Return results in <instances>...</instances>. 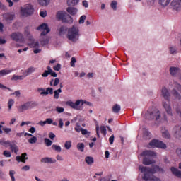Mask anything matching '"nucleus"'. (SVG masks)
I'll return each instance as SVG.
<instances>
[{
    "label": "nucleus",
    "instance_id": "1",
    "mask_svg": "<svg viewBox=\"0 0 181 181\" xmlns=\"http://www.w3.org/2000/svg\"><path fill=\"white\" fill-rule=\"evenodd\" d=\"M139 169L141 170V173H144V176L142 177L143 180L160 181V179L153 175V174L156 173V172H160L162 170V168H159V166L153 165L152 168L139 166Z\"/></svg>",
    "mask_w": 181,
    "mask_h": 181
},
{
    "label": "nucleus",
    "instance_id": "2",
    "mask_svg": "<svg viewBox=\"0 0 181 181\" xmlns=\"http://www.w3.org/2000/svg\"><path fill=\"white\" fill-rule=\"evenodd\" d=\"M161 95L163 97L164 100H166V101L163 100L162 102V105L168 115L172 117L173 113L172 112V107H170V92H169V90L165 86L161 89Z\"/></svg>",
    "mask_w": 181,
    "mask_h": 181
},
{
    "label": "nucleus",
    "instance_id": "3",
    "mask_svg": "<svg viewBox=\"0 0 181 181\" xmlns=\"http://www.w3.org/2000/svg\"><path fill=\"white\" fill-rule=\"evenodd\" d=\"M37 30L41 31V37H40V42L42 46H46V45H49V38L48 37H43V36H46L47 33L50 32V28H49V27L47 26V24L44 23L40 25V26L37 28Z\"/></svg>",
    "mask_w": 181,
    "mask_h": 181
},
{
    "label": "nucleus",
    "instance_id": "4",
    "mask_svg": "<svg viewBox=\"0 0 181 181\" xmlns=\"http://www.w3.org/2000/svg\"><path fill=\"white\" fill-rule=\"evenodd\" d=\"M141 156H145L143 158V164L148 166L149 165H153V163H155V160L151 158H156V153L146 150L141 153Z\"/></svg>",
    "mask_w": 181,
    "mask_h": 181
},
{
    "label": "nucleus",
    "instance_id": "5",
    "mask_svg": "<svg viewBox=\"0 0 181 181\" xmlns=\"http://www.w3.org/2000/svg\"><path fill=\"white\" fill-rule=\"evenodd\" d=\"M84 104L91 105L90 102L84 101L83 100H78L75 103L71 100L66 102V105H68V107H71V108L76 110L77 111H81V110H83L82 105H84Z\"/></svg>",
    "mask_w": 181,
    "mask_h": 181
},
{
    "label": "nucleus",
    "instance_id": "6",
    "mask_svg": "<svg viewBox=\"0 0 181 181\" xmlns=\"http://www.w3.org/2000/svg\"><path fill=\"white\" fill-rule=\"evenodd\" d=\"M66 37L69 40H71V42H77L80 37V30L78 28L73 26L69 28Z\"/></svg>",
    "mask_w": 181,
    "mask_h": 181
},
{
    "label": "nucleus",
    "instance_id": "7",
    "mask_svg": "<svg viewBox=\"0 0 181 181\" xmlns=\"http://www.w3.org/2000/svg\"><path fill=\"white\" fill-rule=\"evenodd\" d=\"M160 111L155 107L148 109L144 116L146 119H156V121L160 119Z\"/></svg>",
    "mask_w": 181,
    "mask_h": 181
},
{
    "label": "nucleus",
    "instance_id": "8",
    "mask_svg": "<svg viewBox=\"0 0 181 181\" xmlns=\"http://www.w3.org/2000/svg\"><path fill=\"white\" fill-rule=\"evenodd\" d=\"M57 18L62 22H66V23H71L73 22V18L70 15L67 14L66 11H58L57 13Z\"/></svg>",
    "mask_w": 181,
    "mask_h": 181
},
{
    "label": "nucleus",
    "instance_id": "9",
    "mask_svg": "<svg viewBox=\"0 0 181 181\" xmlns=\"http://www.w3.org/2000/svg\"><path fill=\"white\" fill-rule=\"evenodd\" d=\"M33 6L30 4H26L21 8V15L23 16H29L33 13Z\"/></svg>",
    "mask_w": 181,
    "mask_h": 181
},
{
    "label": "nucleus",
    "instance_id": "10",
    "mask_svg": "<svg viewBox=\"0 0 181 181\" xmlns=\"http://www.w3.org/2000/svg\"><path fill=\"white\" fill-rule=\"evenodd\" d=\"M149 146L151 148H160L161 149H166V144L163 142L153 139L149 143Z\"/></svg>",
    "mask_w": 181,
    "mask_h": 181
},
{
    "label": "nucleus",
    "instance_id": "11",
    "mask_svg": "<svg viewBox=\"0 0 181 181\" xmlns=\"http://www.w3.org/2000/svg\"><path fill=\"white\" fill-rule=\"evenodd\" d=\"M170 8L177 12L181 11V0H173L170 4Z\"/></svg>",
    "mask_w": 181,
    "mask_h": 181
},
{
    "label": "nucleus",
    "instance_id": "12",
    "mask_svg": "<svg viewBox=\"0 0 181 181\" xmlns=\"http://www.w3.org/2000/svg\"><path fill=\"white\" fill-rule=\"evenodd\" d=\"M35 107V103L33 102H27L18 107V111L20 112H23V111H28Z\"/></svg>",
    "mask_w": 181,
    "mask_h": 181
},
{
    "label": "nucleus",
    "instance_id": "13",
    "mask_svg": "<svg viewBox=\"0 0 181 181\" xmlns=\"http://www.w3.org/2000/svg\"><path fill=\"white\" fill-rule=\"evenodd\" d=\"M10 37L12 40H14V42H21L23 40V34L21 33H13L10 35Z\"/></svg>",
    "mask_w": 181,
    "mask_h": 181
},
{
    "label": "nucleus",
    "instance_id": "14",
    "mask_svg": "<svg viewBox=\"0 0 181 181\" xmlns=\"http://www.w3.org/2000/svg\"><path fill=\"white\" fill-rule=\"evenodd\" d=\"M3 19L8 23H9L11 21L15 19V13H7L3 15Z\"/></svg>",
    "mask_w": 181,
    "mask_h": 181
},
{
    "label": "nucleus",
    "instance_id": "15",
    "mask_svg": "<svg viewBox=\"0 0 181 181\" xmlns=\"http://www.w3.org/2000/svg\"><path fill=\"white\" fill-rule=\"evenodd\" d=\"M37 91L38 93H40V91H42L40 93L41 95H47L49 94H53V88H47V89L40 88L37 89Z\"/></svg>",
    "mask_w": 181,
    "mask_h": 181
},
{
    "label": "nucleus",
    "instance_id": "16",
    "mask_svg": "<svg viewBox=\"0 0 181 181\" xmlns=\"http://www.w3.org/2000/svg\"><path fill=\"white\" fill-rule=\"evenodd\" d=\"M173 132L176 138H181V124L175 126Z\"/></svg>",
    "mask_w": 181,
    "mask_h": 181
},
{
    "label": "nucleus",
    "instance_id": "17",
    "mask_svg": "<svg viewBox=\"0 0 181 181\" xmlns=\"http://www.w3.org/2000/svg\"><path fill=\"white\" fill-rule=\"evenodd\" d=\"M40 162L42 163H56V159L50 157H45L41 158Z\"/></svg>",
    "mask_w": 181,
    "mask_h": 181
},
{
    "label": "nucleus",
    "instance_id": "18",
    "mask_svg": "<svg viewBox=\"0 0 181 181\" xmlns=\"http://www.w3.org/2000/svg\"><path fill=\"white\" fill-rule=\"evenodd\" d=\"M28 154L26 153H22L21 156H16L17 162H23V163H26V160L28 159Z\"/></svg>",
    "mask_w": 181,
    "mask_h": 181
},
{
    "label": "nucleus",
    "instance_id": "19",
    "mask_svg": "<svg viewBox=\"0 0 181 181\" xmlns=\"http://www.w3.org/2000/svg\"><path fill=\"white\" fill-rule=\"evenodd\" d=\"M170 170H171L173 175H174L177 177H179L180 179H181V171L179 170V169H177L175 167H172L170 168Z\"/></svg>",
    "mask_w": 181,
    "mask_h": 181
},
{
    "label": "nucleus",
    "instance_id": "20",
    "mask_svg": "<svg viewBox=\"0 0 181 181\" xmlns=\"http://www.w3.org/2000/svg\"><path fill=\"white\" fill-rule=\"evenodd\" d=\"M179 71L180 69L178 67H175V66L170 67V74L173 77H176V75L179 73Z\"/></svg>",
    "mask_w": 181,
    "mask_h": 181
},
{
    "label": "nucleus",
    "instance_id": "21",
    "mask_svg": "<svg viewBox=\"0 0 181 181\" xmlns=\"http://www.w3.org/2000/svg\"><path fill=\"white\" fill-rule=\"evenodd\" d=\"M35 71H36V68L34 66H30L25 71L24 74H25V77H27V76H30V74H32V73H35Z\"/></svg>",
    "mask_w": 181,
    "mask_h": 181
},
{
    "label": "nucleus",
    "instance_id": "22",
    "mask_svg": "<svg viewBox=\"0 0 181 181\" xmlns=\"http://www.w3.org/2000/svg\"><path fill=\"white\" fill-rule=\"evenodd\" d=\"M172 2V0H158V4L162 6L163 8H166L169 4Z\"/></svg>",
    "mask_w": 181,
    "mask_h": 181
},
{
    "label": "nucleus",
    "instance_id": "23",
    "mask_svg": "<svg viewBox=\"0 0 181 181\" xmlns=\"http://www.w3.org/2000/svg\"><path fill=\"white\" fill-rule=\"evenodd\" d=\"M25 77H26V75L25 74H24V75H21V76L13 75L11 77V80H13L14 81H18V80H25Z\"/></svg>",
    "mask_w": 181,
    "mask_h": 181
},
{
    "label": "nucleus",
    "instance_id": "24",
    "mask_svg": "<svg viewBox=\"0 0 181 181\" xmlns=\"http://www.w3.org/2000/svg\"><path fill=\"white\" fill-rule=\"evenodd\" d=\"M12 71H13V69H3L0 71V77H3V76H6L8 74H11V73H12Z\"/></svg>",
    "mask_w": 181,
    "mask_h": 181
},
{
    "label": "nucleus",
    "instance_id": "25",
    "mask_svg": "<svg viewBox=\"0 0 181 181\" xmlns=\"http://www.w3.org/2000/svg\"><path fill=\"white\" fill-rule=\"evenodd\" d=\"M9 146L11 152H14L16 155H17L18 152H19V148H18V146H16V144H10Z\"/></svg>",
    "mask_w": 181,
    "mask_h": 181
},
{
    "label": "nucleus",
    "instance_id": "26",
    "mask_svg": "<svg viewBox=\"0 0 181 181\" xmlns=\"http://www.w3.org/2000/svg\"><path fill=\"white\" fill-rule=\"evenodd\" d=\"M67 32V27L62 26L58 30V33L60 36H63V35H66V33Z\"/></svg>",
    "mask_w": 181,
    "mask_h": 181
},
{
    "label": "nucleus",
    "instance_id": "27",
    "mask_svg": "<svg viewBox=\"0 0 181 181\" xmlns=\"http://www.w3.org/2000/svg\"><path fill=\"white\" fill-rule=\"evenodd\" d=\"M112 112H114L115 114H118V112H119V111H121V105H118V104H115L112 108Z\"/></svg>",
    "mask_w": 181,
    "mask_h": 181
},
{
    "label": "nucleus",
    "instance_id": "28",
    "mask_svg": "<svg viewBox=\"0 0 181 181\" xmlns=\"http://www.w3.org/2000/svg\"><path fill=\"white\" fill-rule=\"evenodd\" d=\"M85 162L87 163V165H91L93 163H94V158L91 156H86L85 158Z\"/></svg>",
    "mask_w": 181,
    "mask_h": 181
},
{
    "label": "nucleus",
    "instance_id": "29",
    "mask_svg": "<svg viewBox=\"0 0 181 181\" xmlns=\"http://www.w3.org/2000/svg\"><path fill=\"white\" fill-rule=\"evenodd\" d=\"M171 94L172 95H173L175 98H177V100H181V95L179 93V92H177V90H176V89H173L171 90Z\"/></svg>",
    "mask_w": 181,
    "mask_h": 181
},
{
    "label": "nucleus",
    "instance_id": "30",
    "mask_svg": "<svg viewBox=\"0 0 181 181\" xmlns=\"http://www.w3.org/2000/svg\"><path fill=\"white\" fill-rule=\"evenodd\" d=\"M59 83H60V79H59V78H56L55 79H51L49 85L53 87H56V86H59Z\"/></svg>",
    "mask_w": 181,
    "mask_h": 181
},
{
    "label": "nucleus",
    "instance_id": "31",
    "mask_svg": "<svg viewBox=\"0 0 181 181\" xmlns=\"http://www.w3.org/2000/svg\"><path fill=\"white\" fill-rule=\"evenodd\" d=\"M66 11L68 13H70V15H76L78 10L74 7H68Z\"/></svg>",
    "mask_w": 181,
    "mask_h": 181
},
{
    "label": "nucleus",
    "instance_id": "32",
    "mask_svg": "<svg viewBox=\"0 0 181 181\" xmlns=\"http://www.w3.org/2000/svg\"><path fill=\"white\" fill-rule=\"evenodd\" d=\"M168 49L170 54H176V53H177V48H176V46L171 45Z\"/></svg>",
    "mask_w": 181,
    "mask_h": 181
},
{
    "label": "nucleus",
    "instance_id": "33",
    "mask_svg": "<svg viewBox=\"0 0 181 181\" xmlns=\"http://www.w3.org/2000/svg\"><path fill=\"white\" fill-rule=\"evenodd\" d=\"M37 2L41 6H47L50 4V0H37Z\"/></svg>",
    "mask_w": 181,
    "mask_h": 181
},
{
    "label": "nucleus",
    "instance_id": "34",
    "mask_svg": "<svg viewBox=\"0 0 181 181\" xmlns=\"http://www.w3.org/2000/svg\"><path fill=\"white\" fill-rule=\"evenodd\" d=\"M78 2H80V0H68L67 1V4L69 6H74L76 5H78Z\"/></svg>",
    "mask_w": 181,
    "mask_h": 181
},
{
    "label": "nucleus",
    "instance_id": "35",
    "mask_svg": "<svg viewBox=\"0 0 181 181\" xmlns=\"http://www.w3.org/2000/svg\"><path fill=\"white\" fill-rule=\"evenodd\" d=\"M52 149H53V151H55V152H57L58 153H60V152H62V147L56 144H53L52 146Z\"/></svg>",
    "mask_w": 181,
    "mask_h": 181
},
{
    "label": "nucleus",
    "instance_id": "36",
    "mask_svg": "<svg viewBox=\"0 0 181 181\" xmlns=\"http://www.w3.org/2000/svg\"><path fill=\"white\" fill-rule=\"evenodd\" d=\"M15 175H16V171L14 170H11L9 171V176L11 179V181H16V179L15 178Z\"/></svg>",
    "mask_w": 181,
    "mask_h": 181
},
{
    "label": "nucleus",
    "instance_id": "37",
    "mask_svg": "<svg viewBox=\"0 0 181 181\" xmlns=\"http://www.w3.org/2000/svg\"><path fill=\"white\" fill-rule=\"evenodd\" d=\"M0 145H2V146H10L11 141H5V139H1L0 140Z\"/></svg>",
    "mask_w": 181,
    "mask_h": 181
},
{
    "label": "nucleus",
    "instance_id": "38",
    "mask_svg": "<svg viewBox=\"0 0 181 181\" xmlns=\"http://www.w3.org/2000/svg\"><path fill=\"white\" fill-rule=\"evenodd\" d=\"M60 93H62L61 88H59L58 90H55L54 91V98L55 100H59V94H60Z\"/></svg>",
    "mask_w": 181,
    "mask_h": 181
},
{
    "label": "nucleus",
    "instance_id": "39",
    "mask_svg": "<svg viewBox=\"0 0 181 181\" xmlns=\"http://www.w3.org/2000/svg\"><path fill=\"white\" fill-rule=\"evenodd\" d=\"M161 132L163 138H167V139L170 138V134H169V132H168V130H164V131L161 130Z\"/></svg>",
    "mask_w": 181,
    "mask_h": 181
},
{
    "label": "nucleus",
    "instance_id": "40",
    "mask_svg": "<svg viewBox=\"0 0 181 181\" xmlns=\"http://www.w3.org/2000/svg\"><path fill=\"white\" fill-rule=\"evenodd\" d=\"M13 104H15V100H13V99H9V100L8 102V107L9 111H11V110H12V105H13Z\"/></svg>",
    "mask_w": 181,
    "mask_h": 181
},
{
    "label": "nucleus",
    "instance_id": "41",
    "mask_svg": "<svg viewBox=\"0 0 181 181\" xmlns=\"http://www.w3.org/2000/svg\"><path fill=\"white\" fill-rule=\"evenodd\" d=\"M77 149H78V151H81V152H84V144L78 143L77 144Z\"/></svg>",
    "mask_w": 181,
    "mask_h": 181
},
{
    "label": "nucleus",
    "instance_id": "42",
    "mask_svg": "<svg viewBox=\"0 0 181 181\" xmlns=\"http://www.w3.org/2000/svg\"><path fill=\"white\" fill-rule=\"evenodd\" d=\"M64 148L67 150L70 149L71 148V141H67L64 144Z\"/></svg>",
    "mask_w": 181,
    "mask_h": 181
},
{
    "label": "nucleus",
    "instance_id": "43",
    "mask_svg": "<svg viewBox=\"0 0 181 181\" xmlns=\"http://www.w3.org/2000/svg\"><path fill=\"white\" fill-rule=\"evenodd\" d=\"M29 144H36L37 142V137L33 136L32 138L28 139Z\"/></svg>",
    "mask_w": 181,
    "mask_h": 181
},
{
    "label": "nucleus",
    "instance_id": "44",
    "mask_svg": "<svg viewBox=\"0 0 181 181\" xmlns=\"http://www.w3.org/2000/svg\"><path fill=\"white\" fill-rule=\"evenodd\" d=\"M44 141L46 146H52V144H53V141H52L50 139L47 138L44 139Z\"/></svg>",
    "mask_w": 181,
    "mask_h": 181
},
{
    "label": "nucleus",
    "instance_id": "45",
    "mask_svg": "<svg viewBox=\"0 0 181 181\" xmlns=\"http://www.w3.org/2000/svg\"><path fill=\"white\" fill-rule=\"evenodd\" d=\"M4 156L6 158H11L12 156V154L11 153V151H8V150H6L3 152Z\"/></svg>",
    "mask_w": 181,
    "mask_h": 181
},
{
    "label": "nucleus",
    "instance_id": "46",
    "mask_svg": "<svg viewBox=\"0 0 181 181\" xmlns=\"http://www.w3.org/2000/svg\"><path fill=\"white\" fill-rule=\"evenodd\" d=\"M174 87L175 88H177V90H178V91H180V93H181V85L179 84L177 82L175 81L173 83Z\"/></svg>",
    "mask_w": 181,
    "mask_h": 181
},
{
    "label": "nucleus",
    "instance_id": "47",
    "mask_svg": "<svg viewBox=\"0 0 181 181\" xmlns=\"http://www.w3.org/2000/svg\"><path fill=\"white\" fill-rule=\"evenodd\" d=\"M30 47H33L34 49H38L39 47V42H33L30 45Z\"/></svg>",
    "mask_w": 181,
    "mask_h": 181
},
{
    "label": "nucleus",
    "instance_id": "48",
    "mask_svg": "<svg viewBox=\"0 0 181 181\" xmlns=\"http://www.w3.org/2000/svg\"><path fill=\"white\" fill-rule=\"evenodd\" d=\"M117 1H112L110 6L113 9V11H117Z\"/></svg>",
    "mask_w": 181,
    "mask_h": 181
},
{
    "label": "nucleus",
    "instance_id": "49",
    "mask_svg": "<svg viewBox=\"0 0 181 181\" xmlns=\"http://www.w3.org/2000/svg\"><path fill=\"white\" fill-rule=\"evenodd\" d=\"M62 69V65L60 64H57L56 66H53V69L55 70V71H59Z\"/></svg>",
    "mask_w": 181,
    "mask_h": 181
},
{
    "label": "nucleus",
    "instance_id": "50",
    "mask_svg": "<svg viewBox=\"0 0 181 181\" xmlns=\"http://www.w3.org/2000/svg\"><path fill=\"white\" fill-rule=\"evenodd\" d=\"M56 111L59 113V114H62V112H64V107H60L59 106H57L56 107Z\"/></svg>",
    "mask_w": 181,
    "mask_h": 181
},
{
    "label": "nucleus",
    "instance_id": "51",
    "mask_svg": "<svg viewBox=\"0 0 181 181\" xmlns=\"http://www.w3.org/2000/svg\"><path fill=\"white\" fill-rule=\"evenodd\" d=\"M77 60H76V58L72 57L71 59V67H76V64H74L75 63H76Z\"/></svg>",
    "mask_w": 181,
    "mask_h": 181
},
{
    "label": "nucleus",
    "instance_id": "52",
    "mask_svg": "<svg viewBox=\"0 0 181 181\" xmlns=\"http://www.w3.org/2000/svg\"><path fill=\"white\" fill-rule=\"evenodd\" d=\"M47 16V12L46 11H42L40 12V16H41V18H46Z\"/></svg>",
    "mask_w": 181,
    "mask_h": 181
},
{
    "label": "nucleus",
    "instance_id": "53",
    "mask_svg": "<svg viewBox=\"0 0 181 181\" xmlns=\"http://www.w3.org/2000/svg\"><path fill=\"white\" fill-rule=\"evenodd\" d=\"M86 16H84V15L81 16L80 18H79V23L80 24L84 23V21H86Z\"/></svg>",
    "mask_w": 181,
    "mask_h": 181
},
{
    "label": "nucleus",
    "instance_id": "54",
    "mask_svg": "<svg viewBox=\"0 0 181 181\" xmlns=\"http://www.w3.org/2000/svg\"><path fill=\"white\" fill-rule=\"evenodd\" d=\"M81 134L82 135H88V136H90V132L87 131V129H82Z\"/></svg>",
    "mask_w": 181,
    "mask_h": 181
},
{
    "label": "nucleus",
    "instance_id": "55",
    "mask_svg": "<svg viewBox=\"0 0 181 181\" xmlns=\"http://www.w3.org/2000/svg\"><path fill=\"white\" fill-rule=\"evenodd\" d=\"M100 132L102 134H104V135H105L107 134V129L105 128V127H100Z\"/></svg>",
    "mask_w": 181,
    "mask_h": 181
},
{
    "label": "nucleus",
    "instance_id": "56",
    "mask_svg": "<svg viewBox=\"0 0 181 181\" xmlns=\"http://www.w3.org/2000/svg\"><path fill=\"white\" fill-rule=\"evenodd\" d=\"M64 123L63 122V119H59V128H63V127H64Z\"/></svg>",
    "mask_w": 181,
    "mask_h": 181
},
{
    "label": "nucleus",
    "instance_id": "57",
    "mask_svg": "<svg viewBox=\"0 0 181 181\" xmlns=\"http://www.w3.org/2000/svg\"><path fill=\"white\" fill-rule=\"evenodd\" d=\"M50 74V72L47 70H45L44 73L42 74V77H47Z\"/></svg>",
    "mask_w": 181,
    "mask_h": 181
},
{
    "label": "nucleus",
    "instance_id": "58",
    "mask_svg": "<svg viewBox=\"0 0 181 181\" xmlns=\"http://www.w3.org/2000/svg\"><path fill=\"white\" fill-rule=\"evenodd\" d=\"M114 134H112L110 138H109V142L110 144V145H112V144H114Z\"/></svg>",
    "mask_w": 181,
    "mask_h": 181
},
{
    "label": "nucleus",
    "instance_id": "59",
    "mask_svg": "<svg viewBox=\"0 0 181 181\" xmlns=\"http://www.w3.org/2000/svg\"><path fill=\"white\" fill-rule=\"evenodd\" d=\"M45 122L46 124H48V125H50L53 123V119H52L51 118H47L46 119Z\"/></svg>",
    "mask_w": 181,
    "mask_h": 181
},
{
    "label": "nucleus",
    "instance_id": "60",
    "mask_svg": "<svg viewBox=\"0 0 181 181\" xmlns=\"http://www.w3.org/2000/svg\"><path fill=\"white\" fill-rule=\"evenodd\" d=\"M2 129L6 134H9V132H11L12 131L11 128H3Z\"/></svg>",
    "mask_w": 181,
    "mask_h": 181
},
{
    "label": "nucleus",
    "instance_id": "61",
    "mask_svg": "<svg viewBox=\"0 0 181 181\" xmlns=\"http://www.w3.org/2000/svg\"><path fill=\"white\" fill-rule=\"evenodd\" d=\"M82 5H83V6H84V8H88V1H87L86 0L83 1Z\"/></svg>",
    "mask_w": 181,
    "mask_h": 181
},
{
    "label": "nucleus",
    "instance_id": "62",
    "mask_svg": "<svg viewBox=\"0 0 181 181\" xmlns=\"http://www.w3.org/2000/svg\"><path fill=\"white\" fill-rule=\"evenodd\" d=\"M56 159H57V160H59V162H62L64 160L63 157L60 155H57Z\"/></svg>",
    "mask_w": 181,
    "mask_h": 181
},
{
    "label": "nucleus",
    "instance_id": "63",
    "mask_svg": "<svg viewBox=\"0 0 181 181\" xmlns=\"http://www.w3.org/2000/svg\"><path fill=\"white\" fill-rule=\"evenodd\" d=\"M146 2L148 4V5H154L155 4V0H146Z\"/></svg>",
    "mask_w": 181,
    "mask_h": 181
},
{
    "label": "nucleus",
    "instance_id": "64",
    "mask_svg": "<svg viewBox=\"0 0 181 181\" xmlns=\"http://www.w3.org/2000/svg\"><path fill=\"white\" fill-rule=\"evenodd\" d=\"M75 131H76V132H81L83 131V129L81 128V127L77 126L76 127H75Z\"/></svg>",
    "mask_w": 181,
    "mask_h": 181
}]
</instances>
